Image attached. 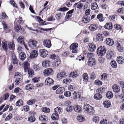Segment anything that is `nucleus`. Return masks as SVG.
<instances>
[{
  "instance_id": "nucleus-34",
  "label": "nucleus",
  "mask_w": 124,
  "mask_h": 124,
  "mask_svg": "<svg viewBox=\"0 0 124 124\" xmlns=\"http://www.w3.org/2000/svg\"><path fill=\"white\" fill-rule=\"evenodd\" d=\"M116 60L119 64H122L124 62V59L121 56H119V57L117 58Z\"/></svg>"
},
{
  "instance_id": "nucleus-1",
  "label": "nucleus",
  "mask_w": 124,
  "mask_h": 124,
  "mask_svg": "<svg viewBox=\"0 0 124 124\" xmlns=\"http://www.w3.org/2000/svg\"><path fill=\"white\" fill-rule=\"evenodd\" d=\"M83 110L85 112L89 115L93 114L94 113V108L89 104L84 105Z\"/></svg>"
},
{
  "instance_id": "nucleus-40",
  "label": "nucleus",
  "mask_w": 124,
  "mask_h": 124,
  "mask_svg": "<svg viewBox=\"0 0 124 124\" xmlns=\"http://www.w3.org/2000/svg\"><path fill=\"white\" fill-rule=\"evenodd\" d=\"M62 109L60 107H57L54 109V111L55 113H57L58 114L60 113V112L62 111Z\"/></svg>"
},
{
  "instance_id": "nucleus-50",
  "label": "nucleus",
  "mask_w": 124,
  "mask_h": 124,
  "mask_svg": "<svg viewBox=\"0 0 124 124\" xmlns=\"http://www.w3.org/2000/svg\"><path fill=\"white\" fill-rule=\"evenodd\" d=\"M46 116L44 115H42L39 117V120L42 122H45L46 121Z\"/></svg>"
},
{
  "instance_id": "nucleus-30",
  "label": "nucleus",
  "mask_w": 124,
  "mask_h": 124,
  "mask_svg": "<svg viewBox=\"0 0 124 124\" xmlns=\"http://www.w3.org/2000/svg\"><path fill=\"white\" fill-rule=\"evenodd\" d=\"M112 23L111 22H110L109 23H107L104 26V28L107 29H111L112 28Z\"/></svg>"
},
{
  "instance_id": "nucleus-59",
  "label": "nucleus",
  "mask_w": 124,
  "mask_h": 124,
  "mask_svg": "<svg viewBox=\"0 0 124 124\" xmlns=\"http://www.w3.org/2000/svg\"><path fill=\"white\" fill-rule=\"evenodd\" d=\"M69 9L67 8L64 7L62 8H61L58 9L59 11L64 12L68 10Z\"/></svg>"
},
{
  "instance_id": "nucleus-55",
  "label": "nucleus",
  "mask_w": 124,
  "mask_h": 124,
  "mask_svg": "<svg viewBox=\"0 0 124 124\" xmlns=\"http://www.w3.org/2000/svg\"><path fill=\"white\" fill-rule=\"evenodd\" d=\"M95 84L98 85H100L102 84V82L98 80H95L94 81Z\"/></svg>"
},
{
  "instance_id": "nucleus-44",
  "label": "nucleus",
  "mask_w": 124,
  "mask_h": 124,
  "mask_svg": "<svg viewBox=\"0 0 124 124\" xmlns=\"http://www.w3.org/2000/svg\"><path fill=\"white\" fill-rule=\"evenodd\" d=\"M41 110L43 112L46 113H48L50 111V109L49 108L45 107L42 108Z\"/></svg>"
},
{
  "instance_id": "nucleus-57",
  "label": "nucleus",
  "mask_w": 124,
  "mask_h": 124,
  "mask_svg": "<svg viewBox=\"0 0 124 124\" xmlns=\"http://www.w3.org/2000/svg\"><path fill=\"white\" fill-rule=\"evenodd\" d=\"M10 2L11 4L14 7L16 8H17L18 6L15 3V1L13 0H10Z\"/></svg>"
},
{
  "instance_id": "nucleus-15",
  "label": "nucleus",
  "mask_w": 124,
  "mask_h": 124,
  "mask_svg": "<svg viewBox=\"0 0 124 124\" xmlns=\"http://www.w3.org/2000/svg\"><path fill=\"white\" fill-rule=\"evenodd\" d=\"M95 45L93 44H90L88 46V49L89 51L93 52L96 49Z\"/></svg>"
},
{
  "instance_id": "nucleus-16",
  "label": "nucleus",
  "mask_w": 124,
  "mask_h": 124,
  "mask_svg": "<svg viewBox=\"0 0 124 124\" xmlns=\"http://www.w3.org/2000/svg\"><path fill=\"white\" fill-rule=\"evenodd\" d=\"M116 48L117 50L120 52H122L124 51L123 47L121 46L120 43L117 41L116 42Z\"/></svg>"
},
{
  "instance_id": "nucleus-8",
  "label": "nucleus",
  "mask_w": 124,
  "mask_h": 124,
  "mask_svg": "<svg viewBox=\"0 0 124 124\" xmlns=\"http://www.w3.org/2000/svg\"><path fill=\"white\" fill-rule=\"evenodd\" d=\"M39 52L40 55L41 57L44 58L46 57L48 54V51L44 49L40 50Z\"/></svg>"
},
{
  "instance_id": "nucleus-31",
  "label": "nucleus",
  "mask_w": 124,
  "mask_h": 124,
  "mask_svg": "<svg viewBox=\"0 0 124 124\" xmlns=\"http://www.w3.org/2000/svg\"><path fill=\"white\" fill-rule=\"evenodd\" d=\"M51 117L53 120H56L58 119L59 116L57 113H54L52 115Z\"/></svg>"
},
{
  "instance_id": "nucleus-6",
  "label": "nucleus",
  "mask_w": 124,
  "mask_h": 124,
  "mask_svg": "<svg viewBox=\"0 0 124 124\" xmlns=\"http://www.w3.org/2000/svg\"><path fill=\"white\" fill-rule=\"evenodd\" d=\"M53 70L51 68H47L45 69L43 71V74L45 76H49L52 74Z\"/></svg>"
},
{
  "instance_id": "nucleus-25",
  "label": "nucleus",
  "mask_w": 124,
  "mask_h": 124,
  "mask_svg": "<svg viewBox=\"0 0 124 124\" xmlns=\"http://www.w3.org/2000/svg\"><path fill=\"white\" fill-rule=\"evenodd\" d=\"M19 58L22 61H23L26 57L25 54L23 52H21L19 54Z\"/></svg>"
},
{
  "instance_id": "nucleus-9",
  "label": "nucleus",
  "mask_w": 124,
  "mask_h": 124,
  "mask_svg": "<svg viewBox=\"0 0 124 124\" xmlns=\"http://www.w3.org/2000/svg\"><path fill=\"white\" fill-rule=\"evenodd\" d=\"M43 44L45 46L48 48H50L51 46V41L49 39L44 40L43 42Z\"/></svg>"
},
{
  "instance_id": "nucleus-43",
  "label": "nucleus",
  "mask_w": 124,
  "mask_h": 124,
  "mask_svg": "<svg viewBox=\"0 0 124 124\" xmlns=\"http://www.w3.org/2000/svg\"><path fill=\"white\" fill-rule=\"evenodd\" d=\"M70 76L72 78H76L78 76V74L76 71H74L71 72L70 74Z\"/></svg>"
},
{
  "instance_id": "nucleus-3",
  "label": "nucleus",
  "mask_w": 124,
  "mask_h": 124,
  "mask_svg": "<svg viewBox=\"0 0 124 124\" xmlns=\"http://www.w3.org/2000/svg\"><path fill=\"white\" fill-rule=\"evenodd\" d=\"M23 69L24 72H26L27 70L28 74V78H29L31 76V69H29L30 64L28 62H25L23 63Z\"/></svg>"
},
{
  "instance_id": "nucleus-63",
  "label": "nucleus",
  "mask_w": 124,
  "mask_h": 124,
  "mask_svg": "<svg viewBox=\"0 0 124 124\" xmlns=\"http://www.w3.org/2000/svg\"><path fill=\"white\" fill-rule=\"evenodd\" d=\"M21 78H16L15 80V83L16 85H18V84L20 83Z\"/></svg>"
},
{
  "instance_id": "nucleus-53",
  "label": "nucleus",
  "mask_w": 124,
  "mask_h": 124,
  "mask_svg": "<svg viewBox=\"0 0 124 124\" xmlns=\"http://www.w3.org/2000/svg\"><path fill=\"white\" fill-rule=\"evenodd\" d=\"M101 78L102 80H104L107 78V75L105 73L102 74L101 76Z\"/></svg>"
},
{
  "instance_id": "nucleus-42",
  "label": "nucleus",
  "mask_w": 124,
  "mask_h": 124,
  "mask_svg": "<svg viewBox=\"0 0 124 124\" xmlns=\"http://www.w3.org/2000/svg\"><path fill=\"white\" fill-rule=\"evenodd\" d=\"M33 69L35 71H39L41 69V67L38 65H35L33 67Z\"/></svg>"
},
{
  "instance_id": "nucleus-56",
  "label": "nucleus",
  "mask_w": 124,
  "mask_h": 124,
  "mask_svg": "<svg viewBox=\"0 0 124 124\" xmlns=\"http://www.w3.org/2000/svg\"><path fill=\"white\" fill-rule=\"evenodd\" d=\"M12 115L11 114H9L5 118V120L6 121L9 120L12 117Z\"/></svg>"
},
{
  "instance_id": "nucleus-23",
  "label": "nucleus",
  "mask_w": 124,
  "mask_h": 124,
  "mask_svg": "<svg viewBox=\"0 0 124 124\" xmlns=\"http://www.w3.org/2000/svg\"><path fill=\"white\" fill-rule=\"evenodd\" d=\"M18 42L21 45L24 44V38L23 36H19L17 39Z\"/></svg>"
},
{
  "instance_id": "nucleus-45",
  "label": "nucleus",
  "mask_w": 124,
  "mask_h": 124,
  "mask_svg": "<svg viewBox=\"0 0 124 124\" xmlns=\"http://www.w3.org/2000/svg\"><path fill=\"white\" fill-rule=\"evenodd\" d=\"M75 86L74 84H71L68 86V89L70 91H73L74 90Z\"/></svg>"
},
{
  "instance_id": "nucleus-22",
  "label": "nucleus",
  "mask_w": 124,
  "mask_h": 124,
  "mask_svg": "<svg viewBox=\"0 0 124 124\" xmlns=\"http://www.w3.org/2000/svg\"><path fill=\"white\" fill-rule=\"evenodd\" d=\"M74 110L77 112L79 113L82 111V109L80 106L78 105L74 106Z\"/></svg>"
},
{
  "instance_id": "nucleus-11",
  "label": "nucleus",
  "mask_w": 124,
  "mask_h": 124,
  "mask_svg": "<svg viewBox=\"0 0 124 124\" xmlns=\"http://www.w3.org/2000/svg\"><path fill=\"white\" fill-rule=\"evenodd\" d=\"M114 53L113 51L110 50L108 51L106 54V57L108 59H112L114 56Z\"/></svg>"
},
{
  "instance_id": "nucleus-32",
  "label": "nucleus",
  "mask_w": 124,
  "mask_h": 124,
  "mask_svg": "<svg viewBox=\"0 0 124 124\" xmlns=\"http://www.w3.org/2000/svg\"><path fill=\"white\" fill-rule=\"evenodd\" d=\"M49 61L48 60L43 61L42 63V66L45 67H47L49 66Z\"/></svg>"
},
{
  "instance_id": "nucleus-18",
  "label": "nucleus",
  "mask_w": 124,
  "mask_h": 124,
  "mask_svg": "<svg viewBox=\"0 0 124 124\" xmlns=\"http://www.w3.org/2000/svg\"><path fill=\"white\" fill-rule=\"evenodd\" d=\"M112 88L114 91L115 93H118L120 90V88L117 85L115 84L112 86Z\"/></svg>"
},
{
  "instance_id": "nucleus-14",
  "label": "nucleus",
  "mask_w": 124,
  "mask_h": 124,
  "mask_svg": "<svg viewBox=\"0 0 124 124\" xmlns=\"http://www.w3.org/2000/svg\"><path fill=\"white\" fill-rule=\"evenodd\" d=\"M14 24L15 25V26L14 27L15 31L17 32H20V30L22 29L21 26V25L20 26V24L19 25L16 23V20H15L14 22Z\"/></svg>"
},
{
  "instance_id": "nucleus-19",
  "label": "nucleus",
  "mask_w": 124,
  "mask_h": 124,
  "mask_svg": "<svg viewBox=\"0 0 124 124\" xmlns=\"http://www.w3.org/2000/svg\"><path fill=\"white\" fill-rule=\"evenodd\" d=\"M106 44L109 46H112L114 43V41L113 40L110 38H108L106 39Z\"/></svg>"
},
{
  "instance_id": "nucleus-48",
  "label": "nucleus",
  "mask_w": 124,
  "mask_h": 124,
  "mask_svg": "<svg viewBox=\"0 0 124 124\" xmlns=\"http://www.w3.org/2000/svg\"><path fill=\"white\" fill-rule=\"evenodd\" d=\"M22 100L21 99H20L17 101L16 103V106H21L23 105Z\"/></svg>"
},
{
  "instance_id": "nucleus-13",
  "label": "nucleus",
  "mask_w": 124,
  "mask_h": 124,
  "mask_svg": "<svg viewBox=\"0 0 124 124\" xmlns=\"http://www.w3.org/2000/svg\"><path fill=\"white\" fill-rule=\"evenodd\" d=\"M67 76V75L65 72H61L58 74L57 77L59 79H62L63 78H65Z\"/></svg>"
},
{
  "instance_id": "nucleus-5",
  "label": "nucleus",
  "mask_w": 124,
  "mask_h": 124,
  "mask_svg": "<svg viewBox=\"0 0 124 124\" xmlns=\"http://www.w3.org/2000/svg\"><path fill=\"white\" fill-rule=\"evenodd\" d=\"M78 46V45L77 43H74L71 45L70 46V48L72 50V52L73 53H76L78 51L77 49Z\"/></svg>"
},
{
  "instance_id": "nucleus-12",
  "label": "nucleus",
  "mask_w": 124,
  "mask_h": 124,
  "mask_svg": "<svg viewBox=\"0 0 124 124\" xmlns=\"http://www.w3.org/2000/svg\"><path fill=\"white\" fill-rule=\"evenodd\" d=\"M90 20V18L89 16H84L82 18V22L85 23H89Z\"/></svg>"
},
{
  "instance_id": "nucleus-51",
  "label": "nucleus",
  "mask_w": 124,
  "mask_h": 124,
  "mask_svg": "<svg viewBox=\"0 0 124 124\" xmlns=\"http://www.w3.org/2000/svg\"><path fill=\"white\" fill-rule=\"evenodd\" d=\"M114 27L117 30H121L122 28L121 26L117 24H115L114 25Z\"/></svg>"
},
{
  "instance_id": "nucleus-37",
  "label": "nucleus",
  "mask_w": 124,
  "mask_h": 124,
  "mask_svg": "<svg viewBox=\"0 0 124 124\" xmlns=\"http://www.w3.org/2000/svg\"><path fill=\"white\" fill-rule=\"evenodd\" d=\"M1 46L2 48L6 52H7L8 50V45L5 42H2Z\"/></svg>"
},
{
  "instance_id": "nucleus-36",
  "label": "nucleus",
  "mask_w": 124,
  "mask_h": 124,
  "mask_svg": "<svg viewBox=\"0 0 124 124\" xmlns=\"http://www.w3.org/2000/svg\"><path fill=\"white\" fill-rule=\"evenodd\" d=\"M73 97L74 99H76L77 98H80V95L78 92H74L73 93Z\"/></svg>"
},
{
  "instance_id": "nucleus-64",
  "label": "nucleus",
  "mask_w": 124,
  "mask_h": 124,
  "mask_svg": "<svg viewBox=\"0 0 124 124\" xmlns=\"http://www.w3.org/2000/svg\"><path fill=\"white\" fill-rule=\"evenodd\" d=\"M9 94L8 93H7L4 94V95L3 99L5 100H6L9 97Z\"/></svg>"
},
{
  "instance_id": "nucleus-17",
  "label": "nucleus",
  "mask_w": 124,
  "mask_h": 124,
  "mask_svg": "<svg viewBox=\"0 0 124 124\" xmlns=\"http://www.w3.org/2000/svg\"><path fill=\"white\" fill-rule=\"evenodd\" d=\"M8 47L10 50H14L15 49V44L13 41L10 42L8 44Z\"/></svg>"
},
{
  "instance_id": "nucleus-21",
  "label": "nucleus",
  "mask_w": 124,
  "mask_h": 124,
  "mask_svg": "<svg viewBox=\"0 0 124 124\" xmlns=\"http://www.w3.org/2000/svg\"><path fill=\"white\" fill-rule=\"evenodd\" d=\"M38 55V52L35 50H31V59L37 57Z\"/></svg>"
},
{
  "instance_id": "nucleus-7",
  "label": "nucleus",
  "mask_w": 124,
  "mask_h": 124,
  "mask_svg": "<svg viewBox=\"0 0 124 124\" xmlns=\"http://www.w3.org/2000/svg\"><path fill=\"white\" fill-rule=\"evenodd\" d=\"M96 62V60L95 59L91 57L88 60V64L89 66L92 67L95 65Z\"/></svg>"
},
{
  "instance_id": "nucleus-28",
  "label": "nucleus",
  "mask_w": 124,
  "mask_h": 124,
  "mask_svg": "<svg viewBox=\"0 0 124 124\" xmlns=\"http://www.w3.org/2000/svg\"><path fill=\"white\" fill-rule=\"evenodd\" d=\"M103 105L106 108L109 107L111 105V103L109 101L107 100L104 101L103 103Z\"/></svg>"
},
{
  "instance_id": "nucleus-33",
  "label": "nucleus",
  "mask_w": 124,
  "mask_h": 124,
  "mask_svg": "<svg viewBox=\"0 0 124 124\" xmlns=\"http://www.w3.org/2000/svg\"><path fill=\"white\" fill-rule=\"evenodd\" d=\"M106 96L107 98L108 99H111L113 96L112 93L110 91H108L107 92L106 94Z\"/></svg>"
},
{
  "instance_id": "nucleus-47",
  "label": "nucleus",
  "mask_w": 124,
  "mask_h": 124,
  "mask_svg": "<svg viewBox=\"0 0 124 124\" xmlns=\"http://www.w3.org/2000/svg\"><path fill=\"white\" fill-rule=\"evenodd\" d=\"M112 67L114 68H116L117 67L116 63V62L114 60H112L110 63Z\"/></svg>"
},
{
  "instance_id": "nucleus-10",
  "label": "nucleus",
  "mask_w": 124,
  "mask_h": 124,
  "mask_svg": "<svg viewBox=\"0 0 124 124\" xmlns=\"http://www.w3.org/2000/svg\"><path fill=\"white\" fill-rule=\"evenodd\" d=\"M54 83L53 80L52 79L48 77L45 80V85H51L53 84Z\"/></svg>"
},
{
  "instance_id": "nucleus-49",
  "label": "nucleus",
  "mask_w": 124,
  "mask_h": 124,
  "mask_svg": "<svg viewBox=\"0 0 124 124\" xmlns=\"http://www.w3.org/2000/svg\"><path fill=\"white\" fill-rule=\"evenodd\" d=\"M98 5L96 2L94 3L93 5L91 6V8L93 10L96 9L98 7Z\"/></svg>"
},
{
  "instance_id": "nucleus-52",
  "label": "nucleus",
  "mask_w": 124,
  "mask_h": 124,
  "mask_svg": "<svg viewBox=\"0 0 124 124\" xmlns=\"http://www.w3.org/2000/svg\"><path fill=\"white\" fill-rule=\"evenodd\" d=\"M99 120V117L97 116L94 117L93 119V121L95 123H97Z\"/></svg>"
},
{
  "instance_id": "nucleus-38",
  "label": "nucleus",
  "mask_w": 124,
  "mask_h": 124,
  "mask_svg": "<svg viewBox=\"0 0 124 124\" xmlns=\"http://www.w3.org/2000/svg\"><path fill=\"white\" fill-rule=\"evenodd\" d=\"M77 119L79 122H82L85 120L84 116L82 115H80L77 117Z\"/></svg>"
},
{
  "instance_id": "nucleus-61",
  "label": "nucleus",
  "mask_w": 124,
  "mask_h": 124,
  "mask_svg": "<svg viewBox=\"0 0 124 124\" xmlns=\"http://www.w3.org/2000/svg\"><path fill=\"white\" fill-rule=\"evenodd\" d=\"M96 75L95 73L93 72L91 74L90 76V78L93 79H95L96 78Z\"/></svg>"
},
{
  "instance_id": "nucleus-24",
  "label": "nucleus",
  "mask_w": 124,
  "mask_h": 124,
  "mask_svg": "<svg viewBox=\"0 0 124 124\" xmlns=\"http://www.w3.org/2000/svg\"><path fill=\"white\" fill-rule=\"evenodd\" d=\"M84 83H85L88 80V76L86 73H84L82 75Z\"/></svg>"
},
{
  "instance_id": "nucleus-20",
  "label": "nucleus",
  "mask_w": 124,
  "mask_h": 124,
  "mask_svg": "<svg viewBox=\"0 0 124 124\" xmlns=\"http://www.w3.org/2000/svg\"><path fill=\"white\" fill-rule=\"evenodd\" d=\"M37 43L38 42L35 40L31 41V49H36L37 48Z\"/></svg>"
},
{
  "instance_id": "nucleus-2",
  "label": "nucleus",
  "mask_w": 124,
  "mask_h": 124,
  "mask_svg": "<svg viewBox=\"0 0 124 124\" xmlns=\"http://www.w3.org/2000/svg\"><path fill=\"white\" fill-rule=\"evenodd\" d=\"M104 88H98L96 91L97 93L94 94V98L95 100H101L102 97L101 94L103 92Z\"/></svg>"
},
{
  "instance_id": "nucleus-62",
  "label": "nucleus",
  "mask_w": 124,
  "mask_h": 124,
  "mask_svg": "<svg viewBox=\"0 0 124 124\" xmlns=\"http://www.w3.org/2000/svg\"><path fill=\"white\" fill-rule=\"evenodd\" d=\"M72 108L71 106H68L66 108V111L68 112H71L72 110Z\"/></svg>"
},
{
  "instance_id": "nucleus-41",
  "label": "nucleus",
  "mask_w": 124,
  "mask_h": 124,
  "mask_svg": "<svg viewBox=\"0 0 124 124\" xmlns=\"http://www.w3.org/2000/svg\"><path fill=\"white\" fill-rule=\"evenodd\" d=\"M15 20H16V22L17 21L18 23L21 24H22L24 23V21L22 20V17L20 16L19 18L16 19Z\"/></svg>"
},
{
  "instance_id": "nucleus-4",
  "label": "nucleus",
  "mask_w": 124,
  "mask_h": 124,
  "mask_svg": "<svg viewBox=\"0 0 124 124\" xmlns=\"http://www.w3.org/2000/svg\"><path fill=\"white\" fill-rule=\"evenodd\" d=\"M106 51V49L105 47L103 46H101L98 48L97 50V53L99 55L102 56L105 54Z\"/></svg>"
},
{
  "instance_id": "nucleus-39",
  "label": "nucleus",
  "mask_w": 124,
  "mask_h": 124,
  "mask_svg": "<svg viewBox=\"0 0 124 124\" xmlns=\"http://www.w3.org/2000/svg\"><path fill=\"white\" fill-rule=\"evenodd\" d=\"M63 14L64 13H61L57 14L55 16L56 18L58 20H60L62 17Z\"/></svg>"
},
{
  "instance_id": "nucleus-60",
  "label": "nucleus",
  "mask_w": 124,
  "mask_h": 124,
  "mask_svg": "<svg viewBox=\"0 0 124 124\" xmlns=\"http://www.w3.org/2000/svg\"><path fill=\"white\" fill-rule=\"evenodd\" d=\"M71 94L70 92L68 91H66L64 93V95L66 97H70Z\"/></svg>"
},
{
  "instance_id": "nucleus-26",
  "label": "nucleus",
  "mask_w": 124,
  "mask_h": 124,
  "mask_svg": "<svg viewBox=\"0 0 124 124\" xmlns=\"http://www.w3.org/2000/svg\"><path fill=\"white\" fill-rule=\"evenodd\" d=\"M98 28V25L94 24H91L89 27L90 30L91 31H95Z\"/></svg>"
},
{
  "instance_id": "nucleus-29",
  "label": "nucleus",
  "mask_w": 124,
  "mask_h": 124,
  "mask_svg": "<svg viewBox=\"0 0 124 124\" xmlns=\"http://www.w3.org/2000/svg\"><path fill=\"white\" fill-rule=\"evenodd\" d=\"M12 59V63L14 64H17L18 62V61L16 56L15 55H13Z\"/></svg>"
},
{
  "instance_id": "nucleus-46",
  "label": "nucleus",
  "mask_w": 124,
  "mask_h": 124,
  "mask_svg": "<svg viewBox=\"0 0 124 124\" xmlns=\"http://www.w3.org/2000/svg\"><path fill=\"white\" fill-rule=\"evenodd\" d=\"M71 81L72 80L70 78H67L64 79L62 81V82L63 83L67 84L69 83H70L71 82Z\"/></svg>"
},
{
  "instance_id": "nucleus-58",
  "label": "nucleus",
  "mask_w": 124,
  "mask_h": 124,
  "mask_svg": "<svg viewBox=\"0 0 124 124\" xmlns=\"http://www.w3.org/2000/svg\"><path fill=\"white\" fill-rule=\"evenodd\" d=\"M117 16V15H111L109 17V19L110 20H112L113 21H115V17Z\"/></svg>"
},
{
  "instance_id": "nucleus-35",
  "label": "nucleus",
  "mask_w": 124,
  "mask_h": 124,
  "mask_svg": "<svg viewBox=\"0 0 124 124\" xmlns=\"http://www.w3.org/2000/svg\"><path fill=\"white\" fill-rule=\"evenodd\" d=\"M96 36L97 40L102 41L103 40V39L102 34L99 33L97 34Z\"/></svg>"
},
{
  "instance_id": "nucleus-27",
  "label": "nucleus",
  "mask_w": 124,
  "mask_h": 124,
  "mask_svg": "<svg viewBox=\"0 0 124 124\" xmlns=\"http://www.w3.org/2000/svg\"><path fill=\"white\" fill-rule=\"evenodd\" d=\"M65 91L64 87H60L56 91V93L57 94L62 93Z\"/></svg>"
},
{
  "instance_id": "nucleus-54",
  "label": "nucleus",
  "mask_w": 124,
  "mask_h": 124,
  "mask_svg": "<svg viewBox=\"0 0 124 124\" xmlns=\"http://www.w3.org/2000/svg\"><path fill=\"white\" fill-rule=\"evenodd\" d=\"M2 17L3 19H7L8 18V16L5 14V12H3L2 13Z\"/></svg>"
}]
</instances>
